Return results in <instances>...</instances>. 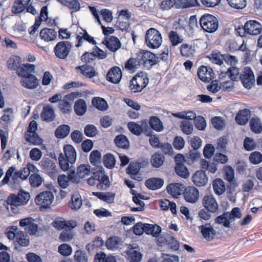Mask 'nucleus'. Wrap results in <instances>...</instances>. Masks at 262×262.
I'll use <instances>...</instances> for the list:
<instances>
[{"mask_svg":"<svg viewBox=\"0 0 262 262\" xmlns=\"http://www.w3.org/2000/svg\"><path fill=\"white\" fill-rule=\"evenodd\" d=\"M54 199L53 193L50 191L40 192L35 199V203L43 208L48 207L53 202Z\"/></svg>","mask_w":262,"mask_h":262,"instance_id":"nucleus-8","label":"nucleus"},{"mask_svg":"<svg viewBox=\"0 0 262 262\" xmlns=\"http://www.w3.org/2000/svg\"><path fill=\"white\" fill-rule=\"evenodd\" d=\"M226 74L233 81H237L239 79V70L237 67H230Z\"/></svg>","mask_w":262,"mask_h":262,"instance_id":"nucleus-55","label":"nucleus"},{"mask_svg":"<svg viewBox=\"0 0 262 262\" xmlns=\"http://www.w3.org/2000/svg\"><path fill=\"white\" fill-rule=\"evenodd\" d=\"M168 37L172 46H177L183 41V37L179 35L177 32L174 31H171L169 32Z\"/></svg>","mask_w":262,"mask_h":262,"instance_id":"nucleus-52","label":"nucleus"},{"mask_svg":"<svg viewBox=\"0 0 262 262\" xmlns=\"http://www.w3.org/2000/svg\"><path fill=\"white\" fill-rule=\"evenodd\" d=\"M39 165L48 173H53L55 171V163L49 158L43 159L39 163Z\"/></svg>","mask_w":262,"mask_h":262,"instance_id":"nucleus-33","label":"nucleus"},{"mask_svg":"<svg viewBox=\"0 0 262 262\" xmlns=\"http://www.w3.org/2000/svg\"><path fill=\"white\" fill-rule=\"evenodd\" d=\"M86 108V105L83 99H79L75 102L74 111L77 115H83L85 113Z\"/></svg>","mask_w":262,"mask_h":262,"instance_id":"nucleus-38","label":"nucleus"},{"mask_svg":"<svg viewBox=\"0 0 262 262\" xmlns=\"http://www.w3.org/2000/svg\"><path fill=\"white\" fill-rule=\"evenodd\" d=\"M82 204V202L80 195L77 192H75L71 196L69 206L72 210H77L80 208Z\"/></svg>","mask_w":262,"mask_h":262,"instance_id":"nucleus-27","label":"nucleus"},{"mask_svg":"<svg viewBox=\"0 0 262 262\" xmlns=\"http://www.w3.org/2000/svg\"><path fill=\"white\" fill-rule=\"evenodd\" d=\"M225 179L228 182H232L234 178V170L230 166H226L224 168Z\"/></svg>","mask_w":262,"mask_h":262,"instance_id":"nucleus-63","label":"nucleus"},{"mask_svg":"<svg viewBox=\"0 0 262 262\" xmlns=\"http://www.w3.org/2000/svg\"><path fill=\"white\" fill-rule=\"evenodd\" d=\"M14 67H11V69L16 70L18 76L20 77V79H24L30 75H33L34 73L35 67H17V68H13Z\"/></svg>","mask_w":262,"mask_h":262,"instance_id":"nucleus-23","label":"nucleus"},{"mask_svg":"<svg viewBox=\"0 0 262 262\" xmlns=\"http://www.w3.org/2000/svg\"><path fill=\"white\" fill-rule=\"evenodd\" d=\"M74 259L76 262H88V260L86 253L81 250L76 251Z\"/></svg>","mask_w":262,"mask_h":262,"instance_id":"nucleus-64","label":"nucleus"},{"mask_svg":"<svg viewBox=\"0 0 262 262\" xmlns=\"http://www.w3.org/2000/svg\"><path fill=\"white\" fill-rule=\"evenodd\" d=\"M110 185L108 176L105 174L103 171L100 170V178L97 183V188L100 190H105L110 186Z\"/></svg>","mask_w":262,"mask_h":262,"instance_id":"nucleus-32","label":"nucleus"},{"mask_svg":"<svg viewBox=\"0 0 262 262\" xmlns=\"http://www.w3.org/2000/svg\"><path fill=\"white\" fill-rule=\"evenodd\" d=\"M195 47L190 43H183L180 47L181 54L183 56L190 57L195 53Z\"/></svg>","mask_w":262,"mask_h":262,"instance_id":"nucleus-35","label":"nucleus"},{"mask_svg":"<svg viewBox=\"0 0 262 262\" xmlns=\"http://www.w3.org/2000/svg\"><path fill=\"white\" fill-rule=\"evenodd\" d=\"M192 179L194 184L198 187L205 185L208 181L205 172L202 170L196 171L193 175Z\"/></svg>","mask_w":262,"mask_h":262,"instance_id":"nucleus-22","label":"nucleus"},{"mask_svg":"<svg viewBox=\"0 0 262 262\" xmlns=\"http://www.w3.org/2000/svg\"><path fill=\"white\" fill-rule=\"evenodd\" d=\"M229 5L236 9H242L246 6V0H227Z\"/></svg>","mask_w":262,"mask_h":262,"instance_id":"nucleus-59","label":"nucleus"},{"mask_svg":"<svg viewBox=\"0 0 262 262\" xmlns=\"http://www.w3.org/2000/svg\"><path fill=\"white\" fill-rule=\"evenodd\" d=\"M162 42L160 33L154 28L148 29L145 34V42L150 48H159Z\"/></svg>","mask_w":262,"mask_h":262,"instance_id":"nucleus-4","label":"nucleus"},{"mask_svg":"<svg viewBox=\"0 0 262 262\" xmlns=\"http://www.w3.org/2000/svg\"><path fill=\"white\" fill-rule=\"evenodd\" d=\"M102 43L107 49L113 52L117 51L121 46L120 41L117 37L114 36L105 37Z\"/></svg>","mask_w":262,"mask_h":262,"instance_id":"nucleus-12","label":"nucleus"},{"mask_svg":"<svg viewBox=\"0 0 262 262\" xmlns=\"http://www.w3.org/2000/svg\"><path fill=\"white\" fill-rule=\"evenodd\" d=\"M250 126L251 130L254 133L259 134L262 131V123L258 118H252L250 121Z\"/></svg>","mask_w":262,"mask_h":262,"instance_id":"nucleus-40","label":"nucleus"},{"mask_svg":"<svg viewBox=\"0 0 262 262\" xmlns=\"http://www.w3.org/2000/svg\"><path fill=\"white\" fill-rule=\"evenodd\" d=\"M96 262H116L113 256H106L104 253H97L95 256Z\"/></svg>","mask_w":262,"mask_h":262,"instance_id":"nucleus-57","label":"nucleus"},{"mask_svg":"<svg viewBox=\"0 0 262 262\" xmlns=\"http://www.w3.org/2000/svg\"><path fill=\"white\" fill-rule=\"evenodd\" d=\"M164 184V181L158 178H153L147 180L145 182V185L147 187L151 190H157L162 187Z\"/></svg>","mask_w":262,"mask_h":262,"instance_id":"nucleus-28","label":"nucleus"},{"mask_svg":"<svg viewBox=\"0 0 262 262\" xmlns=\"http://www.w3.org/2000/svg\"><path fill=\"white\" fill-rule=\"evenodd\" d=\"M127 259L130 262H139L141 260L142 255L140 252L130 249L127 252Z\"/></svg>","mask_w":262,"mask_h":262,"instance_id":"nucleus-50","label":"nucleus"},{"mask_svg":"<svg viewBox=\"0 0 262 262\" xmlns=\"http://www.w3.org/2000/svg\"><path fill=\"white\" fill-rule=\"evenodd\" d=\"M116 144L120 148H127L129 147V141L123 135H118L115 139Z\"/></svg>","mask_w":262,"mask_h":262,"instance_id":"nucleus-48","label":"nucleus"},{"mask_svg":"<svg viewBox=\"0 0 262 262\" xmlns=\"http://www.w3.org/2000/svg\"><path fill=\"white\" fill-rule=\"evenodd\" d=\"M151 127L156 132H161L163 129V123L157 117H151L149 119Z\"/></svg>","mask_w":262,"mask_h":262,"instance_id":"nucleus-42","label":"nucleus"},{"mask_svg":"<svg viewBox=\"0 0 262 262\" xmlns=\"http://www.w3.org/2000/svg\"><path fill=\"white\" fill-rule=\"evenodd\" d=\"M137 62L139 66H154L158 62L159 58L149 51L140 50L137 54Z\"/></svg>","mask_w":262,"mask_h":262,"instance_id":"nucleus-5","label":"nucleus"},{"mask_svg":"<svg viewBox=\"0 0 262 262\" xmlns=\"http://www.w3.org/2000/svg\"><path fill=\"white\" fill-rule=\"evenodd\" d=\"M57 32L52 29L45 28L41 30L39 37L46 42L55 40L57 38Z\"/></svg>","mask_w":262,"mask_h":262,"instance_id":"nucleus-18","label":"nucleus"},{"mask_svg":"<svg viewBox=\"0 0 262 262\" xmlns=\"http://www.w3.org/2000/svg\"><path fill=\"white\" fill-rule=\"evenodd\" d=\"M31 0H14L11 8V12L14 14H18L26 10Z\"/></svg>","mask_w":262,"mask_h":262,"instance_id":"nucleus-20","label":"nucleus"},{"mask_svg":"<svg viewBox=\"0 0 262 262\" xmlns=\"http://www.w3.org/2000/svg\"><path fill=\"white\" fill-rule=\"evenodd\" d=\"M81 93L73 92L64 96L59 104L60 111L63 114H68L72 111V102L76 98L80 96Z\"/></svg>","mask_w":262,"mask_h":262,"instance_id":"nucleus-7","label":"nucleus"},{"mask_svg":"<svg viewBox=\"0 0 262 262\" xmlns=\"http://www.w3.org/2000/svg\"><path fill=\"white\" fill-rule=\"evenodd\" d=\"M120 243V239L116 236L111 237L107 239L105 246L107 249L114 250L119 247Z\"/></svg>","mask_w":262,"mask_h":262,"instance_id":"nucleus-51","label":"nucleus"},{"mask_svg":"<svg viewBox=\"0 0 262 262\" xmlns=\"http://www.w3.org/2000/svg\"><path fill=\"white\" fill-rule=\"evenodd\" d=\"M30 194L24 191H19L17 194H11L8 198L7 202L10 206L12 211L17 212V207L26 205L30 200Z\"/></svg>","mask_w":262,"mask_h":262,"instance_id":"nucleus-1","label":"nucleus"},{"mask_svg":"<svg viewBox=\"0 0 262 262\" xmlns=\"http://www.w3.org/2000/svg\"><path fill=\"white\" fill-rule=\"evenodd\" d=\"M41 118L44 121L51 122L55 118L54 110L53 107L50 105L44 106L41 114Z\"/></svg>","mask_w":262,"mask_h":262,"instance_id":"nucleus-25","label":"nucleus"},{"mask_svg":"<svg viewBox=\"0 0 262 262\" xmlns=\"http://www.w3.org/2000/svg\"><path fill=\"white\" fill-rule=\"evenodd\" d=\"M72 48L71 43L68 41L58 42L54 48L55 56L60 59H65L69 55Z\"/></svg>","mask_w":262,"mask_h":262,"instance_id":"nucleus-6","label":"nucleus"},{"mask_svg":"<svg viewBox=\"0 0 262 262\" xmlns=\"http://www.w3.org/2000/svg\"><path fill=\"white\" fill-rule=\"evenodd\" d=\"M16 242L21 246L26 247L29 245V239L25 233L19 231L16 232Z\"/></svg>","mask_w":262,"mask_h":262,"instance_id":"nucleus-47","label":"nucleus"},{"mask_svg":"<svg viewBox=\"0 0 262 262\" xmlns=\"http://www.w3.org/2000/svg\"><path fill=\"white\" fill-rule=\"evenodd\" d=\"M91 173V166L89 165L82 164L77 167V175L79 178L88 176Z\"/></svg>","mask_w":262,"mask_h":262,"instance_id":"nucleus-45","label":"nucleus"},{"mask_svg":"<svg viewBox=\"0 0 262 262\" xmlns=\"http://www.w3.org/2000/svg\"><path fill=\"white\" fill-rule=\"evenodd\" d=\"M20 83L24 88L32 90L37 88L39 82L37 78L33 74L24 79H20Z\"/></svg>","mask_w":262,"mask_h":262,"instance_id":"nucleus-19","label":"nucleus"},{"mask_svg":"<svg viewBox=\"0 0 262 262\" xmlns=\"http://www.w3.org/2000/svg\"><path fill=\"white\" fill-rule=\"evenodd\" d=\"M200 157V154L196 150H192L188 154L185 155V163L188 165H191Z\"/></svg>","mask_w":262,"mask_h":262,"instance_id":"nucleus-44","label":"nucleus"},{"mask_svg":"<svg viewBox=\"0 0 262 262\" xmlns=\"http://www.w3.org/2000/svg\"><path fill=\"white\" fill-rule=\"evenodd\" d=\"M200 24L202 29L208 33L214 32L219 27L217 18L209 14H204L200 19Z\"/></svg>","mask_w":262,"mask_h":262,"instance_id":"nucleus-3","label":"nucleus"},{"mask_svg":"<svg viewBox=\"0 0 262 262\" xmlns=\"http://www.w3.org/2000/svg\"><path fill=\"white\" fill-rule=\"evenodd\" d=\"M164 161V157L162 154L155 153L154 154L150 160L151 163L153 167L156 168L160 167Z\"/></svg>","mask_w":262,"mask_h":262,"instance_id":"nucleus-43","label":"nucleus"},{"mask_svg":"<svg viewBox=\"0 0 262 262\" xmlns=\"http://www.w3.org/2000/svg\"><path fill=\"white\" fill-rule=\"evenodd\" d=\"M93 195L97 196L100 200H102L107 203H112L114 202L115 193L106 192H93Z\"/></svg>","mask_w":262,"mask_h":262,"instance_id":"nucleus-31","label":"nucleus"},{"mask_svg":"<svg viewBox=\"0 0 262 262\" xmlns=\"http://www.w3.org/2000/svg\"><path fill=\"white\" fill-rule=\"evenodd\" d=\"M122 72L119 67H113L106 75L107 80L114 84L118 83L122 78Z\"/></svg>","mask_w":262,"mask_h":262,"instance_id":"nucleus-14","label":"nucleus"},{"mask_svg":"<svg viewBox=\"0 0 262 262\" xmlns=\"http://www.w3.org/2000/svg\"><path fill=\"white\" fill-rule=\"evenodd\" d=\"M203 205L208 211L215 213L218 209V204L212 195H206L203 199Z\"/></svg>","mask_w":262,"mask_h":262,"instance_id":"nucleus-15","label":"nucleus"},{"mask_svg":"<svg viewBox=\"0 0 262 262\" xmlns=\"http://www.w3.org/2000/svg\"><path fill=\"white\" fill-rule=\"evenodd\" d=\"M61 4L68 7L72 12H76L80 10V5L78 0H58Z\"/></svg>","mask_w":262,"mask_h":262,"instance_id":"nucleus-36","label":"nucleus"},{"mask_svg":"<svg viewBox=\"0 0 262 262\" xmlns=\"http://www.w3.org/2000/svg\"><path fill=\"white\" fill-rule=\"evenodd\" d=\"M198 228L203 237L207 241H210L214 238L216 232L210 224L200 226Z\"/></svg>","mask_w":262,"mask_h":262,"instance_id":"nucleus-16","label":"nucleus"},{"mask_svg":"<svg viewBox=\"0 0 262 262\" xmlns=\"http://www.w3.org/2000/svg\"><path fill=\"white\" fill-rule=\"evenodd\" d=\"M29 171L25 167L18 171H15L12 177V180L14 183H16L17 179L25 180L29 175Z\"/></svg>","mask_w":262,"mask_h":262,"instance_id":"nucleus-53","label":"nucleus"},{"mask_svg":"<svg viewBox=\"0 0 262 262\" xmlns=\"http://www.w3.org/2000/svg\"><path fill=\"white\" fill-rule=\"evenodd\" d=\"M239 79L243 86L248 89L251 88L255 82L254 74L249 67H246L244 71L240 75Z\"/></svg>","mask_w":262,"mask_h":262,"instance_id":"nucleus-9","label":"nucleus"},{"mask_svg":"<svg viewBox=\"0 0 262 262\" xmlns=\"http://www.w3.org/2000/svg\"><path fill=\"white\" fill-rule=\"evenodd\" d=\"M244 30L245 33L257 35L262 32V26L256 20H250L245 24Z\"/></svg>","mask_w":262,"mask_h":262,"instance_id":"nucleus-10","label":"nucleus"},{"mask_svg":"<svg viewBox=\"0 0 262 262\" xmlns=\"http://www.w3.org/2000/svg\"><path fill=\"white\" fill-rule=\"evenodd\" d=\"M181 127L183 132L186 135H189L191 134L193 131L192 123L189 121H183L181 123Z\"/></svg>","mask_w":262,"mask_h":262,"instance_id":"nucleus-62","label":"nucleus"},{"mask_svg":"<svg viewBox=\"0 0 262 262\" xmlns=\"http://www.w3.org/2000/svg\"><path fill=\"white\" fill-rule=\"evenodd\" d=\"M92 105L97 110L100 111H105L108 108V105L106 101L99 97H95L92 100Z\"/></svg>","mask_w":262,"mask_h":262,"instance_id":"nucleus-29","label":"nucleus"},{"mask_svg":"<svg viewBox=\"0 0 262 262\" xmlns=\"http://www.w3.org/2000/svg\"><path fill=\"white\" fill-rule=\"evenodd\" d=\"M70 131V127L66 124L60 125L56 129L55 134L57 138L62 139L68 136Z\"/></svg>","mask_w":262,"mask_h":262,"instance_id":"nucleus-41","label":"nucleus"},{"mask_svg":"<svg viewBox=\"0 0 262 262\" xmlns=\"http://www.w3.org/2000/svg\"><path fill=\"white\" fill-rule=\"evenodd\" d=\"M65 157L70 164L74 163L76 160V152L74 147L71 145H66L63 147Z\"/></svg>","mask_w":262,"mask_h":262,"instance_id":"nucleus-26","label":"nucleus"},{"mask_svg":"<svg viewBox=\"0 0 262 262\" xmlns=\"http://www.w3.org/2000/svg\"><path fill=\"white\" fill-rule=\"evenodd\" d=\"M127 126L130 132L136 135H141L143 131L142 128L141 127V126L134 122H128Z\"/></svg>","mask_w":262,"mask_h":262,"instance_id":"nucleus-60","label":"nucleus"},{"mask_svg":"<svg viewBox=\"0 0 262 262\" xmlns=\"http://www.w3.org/2000/svg\"><path fill=\"white\" fill-rule=\"evenodd\" d=\"M199 78L205 82H209L214 78V73L211 67H200L198 70Z\"/></svg>","mask_w":262,"mask_h":262,"instance_id":"nucleus-13","label":"nucleus"},{"mask_svg":"<svg viewBox=\"0 0 262 262\" xmlns=\"http://www.w3.org/2000/svg\"><path fill=\"white\" fill-rule=\"evenodd\" d=\"M175 170L177 174L183 178H186L189 175L187 168L182 163H176Z\"/></svg>","mask_w":262,"mask_h":262,"instance_id":"nucleus-56","label":"nucleus"},{"mask_svg":"<svg viewBox=\"0 0 262 262\" xmlns=\"http://www.w3.org/2000/svg\"><path fill=\"white\" fill-rule=\"evenodd\" d=\"M26 140L33 145H39L41 143V139L36 133H26L25 135Z\"/></svg>","mask_w":262,"mask_h":262,"instance_id":"nucleus-54","label":"nucleus"},{"mask_svg":"<svg viewBox=\"0 0 262 262\" xmlns=\"http://www.w3.org/2000/svg\"><path fill=\"white\" fill-rule=\"evenodd\" d=\"M182 185L180 183H172L169 184L167 187V191L173 197H178L183 192Z\"/></svg>","mask_w":262,"mask_h":262,"instance_id":"nucleus-30","label":"nucleus"},{"mask_svg":"<svg viewBox=\"0 0 262 262\" xmlns=\"http://www.w3.org/2000/svg\"><path fill=\"white\" fill-rule=\"evenodd\" d=\"M208 58L212 63L221 65L223 63L224 55L219 52H213L211 54L208 56Z\"/></svg>","mask_w":262,"mask_h":262,"instance_id":"nucleus-49","label":"nucleus"},{"mask_svg":"<svg viewBox=\"0 0 262 262\" xmlns=\"http://www.w3.org/2000/svg\"><path fill=\"white\" fill-rule=\"evenodd\" d=\"M53 226L58 230L66 229V230H71L76 227L77 223L73 220L66 221L61 220H57L54 221Z\"/></svg>","mask_w":262,"mask_h":262,"instance_id":"nucleus-17","label":"nucleus"},{"mask_svg":"<svg viewBox=\"0 0 262 262\" xmlns=\"http://www.w3.org/2000/svg\"><path fill=\"white\" fill-rule=\"evenodd\" d=\"M251 116V112L248 109L239 111L236 114L235 120L239 125H245L247 123Z\"/></svg>","mask_w":262,"mask_h":262,"instance_id":"nucleus-24","label":"nucleus"},{"mask_svg":"<svg viewBox=\"0 0 262 262\" xmlns=\"http://www.w3.org/2000/svg\"><path fill=\"white\" fill-rule=\"evenodd\" d=\"M198 2L196 0H177L176 8H186L195 6Z\"/></svg>","mask_w":262,"mask_h":262,"instance_id":"nucleus-46","label":"nucleus"},{"mask_svg":"<svg viewBox=\"0 0 262 262\" xmlns=\"http://www.w3.org/2000/svg\"><path fill=\"white\" fill-rule=\"evenodd\" d=\"M199 196L198 190L194 187H189L185 189L184 198L185 200L189 203L196 202Z\"/></svg>","mask_w":262,"mask_h":262,"instance_id":"nucleus-21","label":"nucleus"},{"mask_svg":"<svg viewBox=\"0 0 262 262\" xmlns=\"http://www.w3.org/2000/svg\"><path fill=\"white\" fill-rule=\"evenodd\" d=\"M34 220L32 217H28L21 220L19 225L25 228V230L30 235L35 234L38 230V226L34 223Z\"/></svg>","mask_w":262,"mask_h":262,"instance_id":"nucleus-11","label":"nucleus"},{"mask_svg":"<svg viewBox=\"0 0 262 262\" xmlns=\"http://www.w3.org/2000/svg\"><path fill=\"white\" fill-rule=\"evenodd\" d=\"M76 70L80 71L84 76L90 78L95 77L97 74L93 67H77Z\"/></svg>","mask_w":262,"mask_h":262,"instance_id":"nucleus-37","label":"nucleus"},{"mask_svg":"<svg viewBox=\"0 0 262 262\" xmlns=\"http://www.w3.org/2000/svg\"><path fill=\"white\" fill-rule=\"evenodd\" d=\"M229 212H226L223 214L216 217L215 222L216 223L223 225L226 228L230 227V223L232 222L230 218Z\"/></svg>","mask_w":262,"mask_h":262,"instance_id":"nucleus-34","label":"nucleus"},{"mask_svg":"<svg viewBox=\"0 0 262 262\" xmlns=\"http://www.w3.org/2000/svg\"><path fill=\"white\" fill-rule=\"evenodd\" d=\"M148 82L147 75L141 72L136 75L130 81L129 88L134 93L140 92Z\"/></svg>","mask_w":262,"mask_h":262,"instance_id":"nucleus-2","label":"nucleus"},{"mask_svg":"<svg viewBox=\"0 0 262 262\" xmlns=\"http://www.w3.org/2000/svg\"><path fill=\"white\" fill-rule=\"evenodd\" d=\"M212 186L215 193L219 195L222 194L225 192V186L224 182L220 179L214 180Z\"/></svg>","mask_w":262,"mask_h":262,"instance_id":"nucleus-39","label":"nucleus"},{"mask_svg":"<svg viewBox=\"0 0 262 262\" xmlns=\"http://www.w3.org/2000/svg\"><path fill=\"white\" fill-rule=\"evenodd\" d=\"M249 161L255 165L260 163L262 162V154L259 151L252 152L249 156Z\"/></svg>","mask_w":262,"mask_h":262,"instance_id":"nucleus-61","label":"nucleus"},{"mask_svg":"<svg viewBox=\"0 0 262 262\" xmlns=\"http://www.w3.org/2000/svg\"><path fill=\"white\" fill-rule=\"evenodd\" d=\"M116 160L114 156L108 154L103 157V163L105 167L108 168H112L115 165Z\"/></svg>","mask_w":262,"mask_h":262,"instance_id":"nucleus-58","label":"nucleus"}]
</instances>
